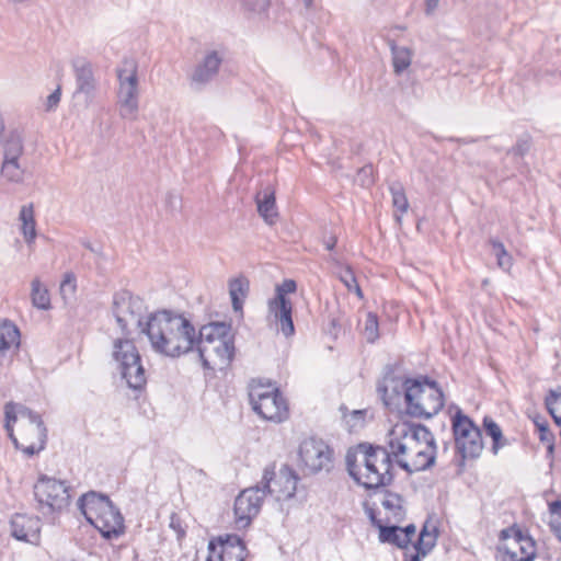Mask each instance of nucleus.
I'll return each mask as SVG.
<instances>
[{"label": "nucleus", "mask_w": 561, "mask_h": 561, "mask_svg": "<svg viewBox=\"0 0 561 561\" xmlns=\"http://www.w3.org/2000/svg\"><path fill=\"white\" fill-rule=\"evenodd\" d=\"M142 334L152 351L169 358H180L194 352V324L172 309H157L146 317Z\"/></svg>", "instance_id": "f257e3e1"}, {"label": "nucleus", "mask_w": 561, "mask_h": 561, "mask_svg": "<svg viewBox=\"0 0 561 561\" xmlns=\"http://www.w3.org/2000/svg\"><path fill=\"white\" fill-rule=\"evenodd\" d=\"M78 508L104 539H116L125 533L124 517L108 495L89 491L79 497Z\"/></svg>", "instance_id": "f03ea898"}, {"label": "nucleus", "mask_w": 561, "mask_h": 561, "mask_svg": "<svg viewBox=\"0 0 561 561\" xmlns=\"http://www.w3.org/2000/svg\"><path fill=\"white\" fill-rule=\"evenodd\" d=\"M408 382L402 415L430 420L444 409L445 393L437 380L420 374Z\"/></svg>", "instance_id": "7ed1b4c3"}, {"label": "nucleus", "mask_w": 561, "mask_h": 561, "mask_svg": "<svg viewBox=\"0 0 561 561\" xmlns=\"http://www.w3.org/2000/svg\"><path fill=\"white\" fill-rule=\"evenodd\" d=\"M232 324L231 321H210L199 328L198 331L194 328V351L197 352L199 362L204 369H214L207 359V346L206 343H214L218 341V344L214 347V351L219 358L230 364L236 354L234 346V334L231 333Z\"/></svg>", "instance_id": "20e7f679"}, {"label": "nucleus", "mask_w": 561, "mask_h": 561, "mask_svg": "<svg viewBox=\"0 0 561 561\" xmlns=\"http://www.w3.org/2000/svg\"><path fill=\"white\" fill-rule=\"evenodd\" d=\"M70 486L65 480H58L41 473L34 483L33 493L37 503V511L45 518L55 519V515L61 513L70 504Z\"/></svg>", "instance_id": "39448f33"}, {"label": "nucleus", "mask_w": 561, "mask_h": 561, "mask_svg": "<svg viewBox=\"0 0 561 561\" xmlns=\"http://www.w3.org/2000/svg\"><path fill=\"white\" fill-rule=\"evenodd\" d=\"M111 311L122 334L119 339L135 340L128 321H135L139 333L142 334L146 323L144 313L147 311L144 298L129 289H119L113 294Z\"/></svg>", "instance_id": "423d86ee"}, {"label": "nucleus", "mask_w": 561, "mask_h": 561, "mask_svg": "<svg viewBox=\"0 0 561 561\" xmlns=\"http://www.w3.org/2000/svg\"><path fill=\"white\" fill-rule=\"evenodd\" d=\"M112 357L118 364L122 378L126 380L127 386L136 391L144 390L147 377L135 340L115 339Z\"/></svg>", "instance_id": "0eeeda50"}, {"label": "nucleus", "mask_w": 561, "mask_h": 561, "mask_svg": "<svg viewBox=\"0 0 561 561\" xmlns=\"http://www.w3.org/2000/svg\"><path fill=\"white\" fill-rule=\"evenodd\" d=\"M298 465L305 476L330 474L335 467V453L322 438H305L298 448Z\"/></svg>", "instance_id": "6e6552de"}, {"label": "nucleus", "mask_w": 561, "mask_h": 561, "mask_svg": "<svg viewBox=\"0 0 561 561\" xmlns=\"http://www.w3.org/2000/svg\"><path fill=\"white\" fill-rule=\"evenodd\" d=\"M401 365L402 362L398 360L383 366L381 378L376 383V391L387 410L403 416L402 404L405 402L408 380L412 377L399 374Z\"/></svg>", "instance_id": "1a4fd4ad"}, {"label": "nucleus", "mask_w": 561, "mask_h": 561, "mask_svg": "<svg viewBox=\"0 0 561 561\" xmlns=\"http://www.w3.org/2000/svg\"><path fill=\"white\" fill-rule=\"evenodd\" d=\"M275 463L264 468L262 480L259 486L263 495L271 494L278 502H285L294 499L298 493V482L300 480L295 469L284 463L278 472L275 471Z\"/></svg>", "instance_id": "9d476101"}, {"label": "nucleus", "mask_w": 561, "mask_h": 561, "mask_svg": "<svg viewBox=\"0 0 561 561\" xmlns=\"http://www.w3.org/2000/svg\"><path fill=\"white\" fill-rule=\"evenodd\" d=\"M451 431L456 451L471 449L472 457H480L483 449L482 431L474 421L457 408L451 416Z\"/></svg>", "instance_id": "9b49d317"}, {"label": "nucleus", "mask_w": 561, "mask_h": 561, "mask_svg": "<svg viewBox=\"0 0 561 561\" xmlns=\"http://www.w3.org/2000/svg\"><path fill=\"white\" fill-rule=\"evenodd\" d=\"M250 404L263 420L280 423L288 417L287 402L278 387L272 388L271 394H250Z\"/></svg>", "instance_id": "f8f14e48"}, {"label": "nucleus", "mask_w": 561, "mask_h": 561, "mask_svg": "<svg viewBox=\"0 0 561 561\" xmlns=\"http://www.w3.org/2000/svg\"><path fill=\"white\" fill-rule=\"evenodd\" d=\"M263 501L264 495L259 484L239 493L233 505L234 522L239 529L251 525L253 518L261 512Z\"/></svg>", "instance_id": "ddd939ff"}, {"label": "nucleus", "mask_w": 561, "mask_h": 561, "mask_svg": "<svg viewBox=\"0 0 561 561\" xmlns=\"http://www.w3.org/2000/svg\"><path fill=\"white\" fill-rule=\"evenodd\" d=\"M423 433V442L426 444V450H420L416 454V458L425 457L422 466L417 469H431L436 463L437 457V444L431 430L422 424L414 423L412 421H403L401 425V437L411 436V438L420 443V434Z\"/></svg>", "instance_id": "4468645a"}, {"label": "nucleus", "mask_w": 561, "mask_h": 561, "mask_svg": "<svg viewBox=\"0 0 561 561\" xmlns=\"http://www.w3.org/2000/svg\"><path fill=\"white\" fill-rule=\"evenodd\" d=\"M41 518L15 513L10 520V534L19 540L38 546L41 542Z\"/></svg>", "instance_id": "2eb2a0df"}, {"label": "nucleus", "mask_w": 561, "mask_h": 561, "mask_svg": "<svg viewBox=\"0 0 561 561\" xmlns=\"http://www.w3.org/2000/svg\"><path fill=\"white\" fill-rule=\"evenodd\" d=\"M21 417H26L30 421V432H34L37 438L36 443H31L30 446L24 449V454L31 458L42 450L45 449L48 439V430L42 419V415L31 408L20 404L18 409Z\"/></svg>", "instance_id": "dca6fc26"}, {"label": "nucleus", "mask_w": 561, "mask_h": 561, "mask_svg": "<svg viewBox=\"0 0 561 561\" xmlns=\"http://www.w3.org/2000/svg\"><path fill=\"white\" fill-rule=\"evenodd\" d=\"M76 79L75 94H84L92 99L96 89L92 64L85 57H76L71 60Z\"/></svg>", "instance_id": "f3484780"}, {"label": "nucleus", "mask_w": 561, "mask_h": 561, "mask_svg": "<svg viewBox=\"0 0 561 561\" xmlns=\"http://www.w3.org/2000/svg\"><path fill=\"white\" fill-rule=\"evenodd\" d=\"M222 62V58L218 51L211 50L205 55L203 60L195 67L194 72L191 76L192 84L196 85V89H201L218 73L219 67Z\"/></svg>", "instance_id": "a211bd4d"}, {"label": "nucleus", "mask_w": 561, "mask_h": 561, "mask_svg": "<svg viewBox=\"0 0 561 561\" xmlns=\"http://www.w3.org/2000/svg\"><path fill=\"white\" fill-rule=\"evenodd\" d=\"M268 318L278 325V330L284 336L289 337L295 334V324L293 320V304L268 300Z\"/></svg>", "instance_id": "6ab92c4d"}, {"label": "nucleus", "mask_w": 561, "mask_h": 561, "mask_svg": "<svg viewBox=\"0 0 561 561\" xmlns=\"http://www.w3.org/2000/svg\"><path fill=\"white\" fill-rule=\"evenodd\" d=\"M250 291V282L245 276L234 277L229 280V295L231 299L232 309L243 317V304Z\"/></svg>", "instance_id": "aec40b11"}, {"label": "nucleus", "mask_w": 561, "mask_h": 561, "mask_svg": "<svg viewBox=\"0 0 561 561\" xmlns=\"http://www.w3.org/2000/svg\"><path fill=\"white\" fill-rule=\"evenodd\" d=\"M3 159L21 158L24 152V138L19 128H11L1 137Z\"/></svg>", "instance_id": "412c9836"}, {"label": "nucleus", "mask_w": 561, "mask_h": 561, "mask_svg": "<svg viewBox=\"0 0 561 561\" xmlns=\"http://www.w3.org/2000/svg\"><path fill=\"white\" fill-rule=\"evenodd\" d=\"M256 205L257 213L268 225H273L275 220L278 218V213L276 210V199L275 192L273 188L267 186L264 190L263 197H260V194L256 195Z\"/></svg>", "instance_id": "4be33fe9"}, {"label": "nucleus", "mask_w": 561, "mask_h": 561, "mask_svg": "<svg viewBox=\"0 0 561 561\" xmlns=\"http://www.w3.org/2000/svg\"><path fill=\"white\" fill-rule=\"evenodd\" d=\"M217 549L248 551L244 540L237 534H226L211 538L208 541V552L216 553Z\"/></svg>", "instance_id": "5701e85b"}, {"label": "nucleus", "mask_w": 561, "mask_h": 561, "mask_svg": "<svg viewBox=\"0 0 561 561\" xmlns=\"http://www.w3.org/2000/svg\"><path fill=\"white\" fill-rule=\"evenodd\" d=\"M482 428L485 435L492 439L491 451L493 455H497L501 448L510 445V440L504 436L501 426L491 416L485 415L483 417Z\"/></svg>", "instance_id": "b1692460"}, {"label": "nucleus", "mask_w": 561, "mask_h": 561, "mask_svg": "<svg viewBox=\"0 0 561 561\" xmlns=\"http://www.w3.org/2000/svg\"><path fill=\"white\" fill-rule=\"evenodd\" d=\"M19 219L22 221L21 231L27 244H32L36 238V221L32 203L21 207Z\"/></svg>", "instance_id": "393cba45"}, {"label": "nucleus", "mask_w": 561, "mask_h": 561, "mask_svg": "<svg viewBox=\"0 0 561 561\" xmlns=\"http://www.w3.org/2000/svg\"><path fill=\"white\" fill-rule=\"evenodd\" d=\"M121 114L123 117L135 115L138 112V89L119 84Z\"/></svg>", "instance_id": "a878e982"}, {"label": "nucleus", "mask_w": 561, "mask_h": 561, "mask_svg": "<svg viewBox=\"0 0 561 561\" xmlns=\"http://www.w3.org/2000/svg\"><path fill=\"white\" fill-rule=\"evenodd\" d=\"M389 47L392 56L393 72L399 76L410 67L412 50L408 47L398 46L394 41L389 42Z\"/></svg>", "instance_id": "bb28decb"}, {"label": "nucleus", "mask_w": 561, "mask_h": 561, "mask_svg": "<svg viewBox=\"0 0 561 561\" xmlns=\"http://www.w3.org/2000/svg\"><path fill=\"white\" fill-rule=\"evenodd\" d=\"M439 535L438 527L433 525V539L432 540H425L422 538H417L414 542H412V546L415 550V553L403 554V561H414L415 558L419 560H422V558H425L436 546V539Z\"/></svg>", "instance_id": "cd10ccee"}, {"label": "nucleus", "mask_w": 561, "mask_h": 561, "mask_svg": "<svg viewBox=\"0 0 561 561\" xmlns=\"http://www.w3.org/2000/svg\"><path fill=\"white\" fill-rule=\"evenodd\" d=\"M382 492L389 497L381 503L385 510L392 512L393 519L397 523L403 522L405 518V510L402 505L404 501L403 496L388 489H383Z\"/></svg>", "instance_id": "c85d7f7f"}, {"label": "nucleus", "mask_w": 561, "mask_h": 561, "mask_svg": "<svg viewBox=\"0 0 561 561\" xmlns=\"http://www.w3.org/2000/svg\"><path fill=\"white\" fill-rule=\"evenodd\" d=\"M397 427L398 426L391 428L388 433V436H390L388 440L390 453H386V457L382 459V463L391 465V461L400 459V456H403L408 453V446L402 442V439L405 437H401V432L398 436L392 437L396 434Z\"/></svg>", "instance_id": "c756f323"}, {"label": "nucleus", "mask_w": 561, "mask_h": 561, "mask_svg": "<svg viewBox=\"0 0 561 561\" xmlns=\"http://www.w3.org/2000/svg\"><path fill=\"white\" fill-rule=\"evenodd\" d=\"M0 173L9 182H23L24 170L20 164V158L3 159Z\"/></svg>", "instance_id": "7c9ffc66"}, {"label": "nucleus", "mask_w": 561, "mask_h": 561, "mask_svg": "<svg viewBox=\"0 0 561 561\" xmlns=\"http://www.w3.org/2000/svg\"><path fill=\"white\" fill-rule=\"evenodd\" d=\"M393 463L396 461H391V465H386V470L381 474L377 476V481L371 483L370 481H365V484H363V488L368 492V495L371 496L375 494L378 490L390 486L394 481V472H393Z\"/></svg>", "instance_id": "2f4dec72"}, {"label": "nucleus", "mask_w": 561, "mask_h": 561, "mask_svg": "<svg viewBox=\"0 0 561 561\" xmlns=\"http://www.w3.org/2000/svg\"><path fill=\"white\" fill-rule=\"evenodd\" d=\"M378 540L380 543H389L404 550L399 525L382 524L378 528Z\"/></svg>", "instance_id": "473e14b6"}, {"label": "nucleus", "mask_w": 561, "mask_h": 561, "mask_svg": "<svg viewBox=\"0 0 561 561\" xmlns=\"http://www.w3.org/2000/svg\"><path fill=\"white\" fill-rule=\"evenodd\" d=\"M533 146V136L529 133H524L516 139L515 145L506 150L505 154L507 157L512 156L513 159L518 162L525 158Z\"/></svg>", "instance_id": "72a5a7b5"}, {"label": "nucleus", "mask_w": 561, "mask_h": 561, "mask_svg": "<svg viewBox=\"0 0 561 561\" xmlns=\"http://www.w3.org/2000/svg\"><path fill=\"white\" fill-rule=\"evenodd\" d=\"M123 64L124 68L117 69L119 84L138 89L137 62L133 59H125Z\"/></svg>", "instance_id": "f704fd0d"}, {"label": "nucleus", "mask_w": 561, "mask_h": 561, "mask_svg": "<svg viewBox=\"0 0 561 561\" xmlns=\"http://www.w3.org/2000/svg\"><path fill=\"white\" fill-rule=\"evenodd\" d=\"M21 333L19 328L11 320L4 319L0 321V344L2 342L9 344V347L15 345L20 347Z\"/></svg>", "instance_id": "c9c22d12"}, {"label": "nucleus", "mask_w": 561, "mask_h": 561, "mask_svg": "<svg viewBox=\"0 0 561 561\" xmlns=\"http://www.w3.org/2000/svg\"><path fill=\"white\" fill-rule=\"evenodd\" d=\"M32 304L34 307L41 310L50 309V297L49 293L46 288H42L41 282L38 278L32 280Z\"/></svg>", "instance_id": "e433bc0d"}, {"label": "nucleus", "mask_w": 561, "mask_h": 561, "mask_svg": "<svg viewBox=\"0 0 561 561\" xmlns=\"http://www.w3.org/2000/svg\"><path fill=\"white\" fill-rule=\"evenodd\" d=\"M389 192L392 197L393 207L401 214L407 213L409 208V202L402 183L399 181L390 183Z\"/></svg>", "instance_id": "4c0bfd02"}, {"label": "nucleus", "mask_w": 561, "mask_h": 561, "mask_svg": "<svg viewBox=\"0 0 561 561\" xmlns=\"http://www.w3.org/2000/svg\"><path fill=\"white\" fill-rule=\"evenodd\" d=\"M357 448L350 447L345 455V465L348 476L353 479V481L357 484L363 486L365 484V481H363V477L358 470L357 466Z\"/></svg>", "instance_id": "58836bf2"}, {"label": "nucleus", "mask_w": 561, "mask_h": 561, "mask_svg": "<svg viewBox=\"0 0 561 561\" xmlns=\"http://www.w3.org/2000/svg\"><path fill=\"white\" fill-rule=\"evenodd\" d=\"M297 290V283L295 279H284L282 284L276 285L275 295L270 300L280 302H291L287 297L288 294H294Z\"/></svg>", "instance_id": "ea45409f"}, {"label": "nucleus", "mask_w": 561, "mask_h": 561, "mask_svg": "<svg viewBox=\"0 0 561 561\" xmlns=\"http://www.w3.org/2000/svg\"><path fill=\"white\" fill-rule=\"evenodd\" d=\"M248 551L218 550L208 553L206 561H244Z\"/></svg>", "instance_id": "a19ab883"}, {"label": "nucleus", "mask_w": 561, "mask_h": 561, "mask_svg": "<svg viewBox=\"0 0 561 561\" xmlns=\"http://www.w3.org/2000/svg\"><path fill=\"white\" fill-rule=\"evenodd\" d=\"M531 421L536 427V432L538 433V437L541 443L556 437V435L550 430L548 421L542 415L537 413L531 417Z\"/></svg>", "instance_id": "79ce46f5"}, {"label": "nucleus", "mask_w": 561, "mask_h": 561, "mask_svg": "<svg viewBox=\"0 0 561 561\" xmlns=\"http://www.w3.org/2000/svg\"><path fill=\"white\" fill-rule=\"evenodd\" d=\"M365 333L368 343H375L379 337L378 316L375 312H368L365 321Z\"/></svg>", "instance_id": "37998d69"}, {"label": "nucleus", "mask_w": 561, "mask_h": 561, "mask_svg": "<svg viewBox=\"0 0 561 561\" xmlns=\"http://www.w3.org/2000/svg\"><path fill=\"white\" fill-rule=\"evenodd\" d=\"M549 512L552 515H557L558 518L552 519L549 523V527L553 535L561 541V500H554L549 503Z\"/></svg>", "instance_id": "c03bdc74"}, {"label": "nucleus", "mask_w": 561, "mask_h": 561, "mask_svg": "<svg viewBox=\"0 0 561 561\" xmlns=\"http://www.w3.org/2000/svg\"><path fill=\"white\" fill-rule=\"evenodd\" d=\"M356 182L365 188H368L375 184L374 179V167L371 163L365 164L358 169L356 174Z\"/></svg>", "instance_id": "a18cd8bd"}, {"label": "nucleus", "mask_w": 561, "mask_h": 561, "mask_svg": "<svg viewBox=\"0 0 561 561\" xmlns=\"http://www.w3.org/2000/svg\"><path fill=\"white\" fill-rule=\"evenodd\" d=\"M19 405L20 404L14 403L12 401L7 402L4 405V416H5L4 428L7 432H13V423H15L18 420Z\"/></svg>", "instance_id": "49530a36"}, {"label": "nucleus", "mask_w": 561, "mask_h": 561, "mask_svg": "<svg viewBox=\"0 0 561 561\" xmlns=\"http://www.w3.org/2000/svg\"><path fill=\"white\" fill-rule=\"evenodd\" d=\"M169 527L175 533L179 542L186 537V526L183 525V520L176 512L171 513Z\"/></svg>", "instance_id": "de8ad7c7"}, {"label": "nucleus", "mask_w": 561, "mask_h": 561, "mask_svg": "<svg viewBox=\"0 0 561 561\" xmlns=\"http://www.w3.org/2000/svg\"><path fill=\"white\" fill-rule=\"evenodd\" d=\"M358 453L364 455V461L376 460L378 447L375 444L363 442L356 445Z\"/></svg>", "instance_id": "09e8293b"}, {"label": "nucleus", "mask_w": 561, "mask_h": 561, "mask_svg": "<svg viewBox=\"0 0 561 561\" xmlns=\"http://www.w3.org/2000/svg\"><path fill=\"white\" fill-rule=\"evenodd\" d=\"M250 391L249 396L256 393L271 394V389L277 387L275 383L268 381L266 385L262 382L261 379H252L250 382Z\"/></svg>", "instance_id": "8fccbe9b"}, {"label": "nucleus", "mask_w": 561, "mask_h": 561, "mask_svg": "<svg viewBox=\"0 0 561 561\" xmlns=\"http://www.w3.org/2000/svg\"><path fill=\"white\" fill-rule=\"evenodd\" d=\"M244 9L251 12H257L261 13L265 11L268 7L271 1L270 0H240Z\"/></svg>", "instance_id": "3c124183"}, {"label": "nucleus", "mask_w": 561, "mask_h": 561, "mask_svg": "<svg viewBox=\"0 0 561 561\" xmlns=\"http://www.w3.org/2000/svg\"><path fill=\"white\" fill-rule=\"evenodd\" d=\"M561 401V385L557 386L553 389H549L545 396L543 403L545 408H554Z\"/></svg>", "instance_id": "603ef678"}, {"label": "nucleus", "mask_w": 561, "mask_h": 561, "mask_svg": "<svg viewBox=\"0 0 561 561\" xmlns=\"http://www.w3.org/2000/svg\"><path fill=\"white\" fill-rule=\"evenodd\" d=\"M420 458H416L413 460V463H409L407 460L404 459H397L396 460V465L402 469L403 471H405L408 474H412L414 472H419V471H426L427 469H417V467L422 466L423 462H421L419 460Z\"/></svg>", "instance_id": "864d4df0"}, {"label": "nucleus", "mask_w": 561, "mask_h": 561, "mask_svg": "<svg viewBox=\"0 0 561 561\" xmlns=\"http://www.w3.org/2000/svg\"><path fill=\"white\" fill-rule=\"evenodd\" d=\"M340 280L347 287L348 290H353V286L357 283V279L353 268L350 265H346L341 272Z\"/></svg>", "instance_id": "5fc2aeb1"}, {"label": "nucleus", "mask_w": 561, "mask_h": 561, "mask_svg": "<svg viewBox=\"0 0 561 561\" xmlns=\"http://www.w3.org/2000/svg\"><path fill=\"white\" fill-rule=\"evenodd\" d=\"M364 467H365L366 473L364 474L365 479L363 481H370L371 483L377 481V479H378L377 476L381 474V472H379V470L376 466V460L364 461Z\"/></svg>", "instance_id": "6e6d98bb"}, {"label": "nucleus", "mask_w": 561, "mask_h": 561, "mask_svg": "<svg viewBox=\"0 0 561 561\" xmlns=\"http://www.w3.org/2000/svg\"><path fill=\"white\" fill-rule=\"evenodd\" d=\"M518 546H519V551L523 554L522 557H527L528 554L529 556L531 554V556H534V560L536 559V557H537L536 541L531 536L529 538H526L525 542L518 543Z\"/></svg>", "instance_id": "4d7b16f0"}, {"label": "nucleus", "mask_w": 561, "mask_h": 561, "mask_svg": "<svg viewBox=\"0 0 561 561\" xmlns=\"http://www.w3.org/2000/svg\"><path fill=\"white\" fill-rule=\"evenodd\" d=\"M416 533V526L414 524H409L407 526H400V534H403L402 541L404 550L408 549L409 545L412 543V538Z\"/></svg>", "instance_id": "13d9d810"}, {"label": "nucleus", "mask_w": 561, "mask_h": 561, "mask_svg": "<svg viewBox=\"0 0 561 561\" xmlns=\"http://www.w3.org/2000/svg\"><path fill=\"white\" fill-rule=\"evenodd\" d=\"M510 530H513L512 538L517 545L525 542L526 538L530 537L529 531L523 530L516 523L510 526Z\"/></svg>", "instance_id": "bf43d9fd"}, {"label": "nucleus", "mask_w": 561, "mask_h": 561, "mask_svg": "<svg viewBox=\"0 0 561 561\" xmlns=\"http://www.w3.org/2000/svg\"><path fill=\"white\" fill-rule=\"evenodd\" d=\"M66 287H69L71 293H75L77 290V277L73 272H66L64 274L60 284V289L65 290Z\"/></svg>", "instance_id": "052dcab7"}, {"label": "nucleus", "mask_w": 561, "mask_h": 561, "mask_svg": "<svg viewBox=\"0 0 561 561\" xmlns=\"http://www.w3.org/2000/svg\"><path fill=\"white\" fill-rule=\"evenodd\" d=\"M325 333L332 336L333 339H337L339 334L342 331V325L337 318L332 317L329 320L328 327L325 328Z\"/></svg>", "instance_id": "680f3d73"}, {"label": "nucleus", "mask_w": 561, "mask_h": 561, "mask_svg": "<svg viewBox=\"0 0 561 561\" xmlns=\"http://www.w3.org/2000/svg\"><path fill=\"white\" fill-rule=\"evenodd\" d=\"M60 98H61V88L57 87V89L55 91H53L47 98L46 111L47 112L54 111L57 107L58 103L60 102Z\"/></svg>", "instance_id": "e2e57ef3"}, {"label": "nucleus", "mask_w": 561, "mask_h": 561, "mask_svg": "<svg viewBox=\"0 0 561 561\" xmlns=\"http://www.w3.org/2000/svg\"><path fill=\"white\" fill-rule=\"evenodd\" d=\"M456 453L459 455V459L457 460L458 473L461 474L465 471L466 461L468 459L474 460L478 457H472L471 449H468V448H465V450H462V451H456Z\"/></svg>", "instance_id": "0e129e2a"}, {"label": "nucleus", "mask_w": 561, "mask_h": 561, "mask_svg": "<svg viewBox=\"0 0 561 561\" xmlns=\"http://www.w3.org/2000/svg\"><path fill=\"white\" fill-rule=\"evenodd\" d=\"M364 510H365V513L370 522V524L375 527V528H379L383 523L381 519H379L377 517V512L374 507L369 506V504L367 502H364Z\"/></svg>", "instance_id": "69168bd1"}, {"label": "nucleus", "mask_w": 561, "mask_h": 561, "mask_svg": "<svg viewBox=\"0 0 561 561\" xmlns=\"http://www.w3.org/2000/svg\"><path fill=\"white\" fill-rule=\"evenodd\" d=\"M496 263L503 271H510L513 266V256L506 251L504 254L497 255Z\"/></svg>", "instance_id": "338daca9"}, {"label": "nucleus", "mask_w": 561, "mask_h": 561, "mask_svg": "<svg viewBox=\"0 0 561 561\" xmlns=\"http://www.w3.org/2000/svg\"><path fill=\"white\" fill-rule=\"evenodd\" d=\"M503 561H534V556H527V557H517V553L515 551L510 550L508 548L504 549V558Z\"/></svg>", "instance_id": "774afa93"}]
</instances>
